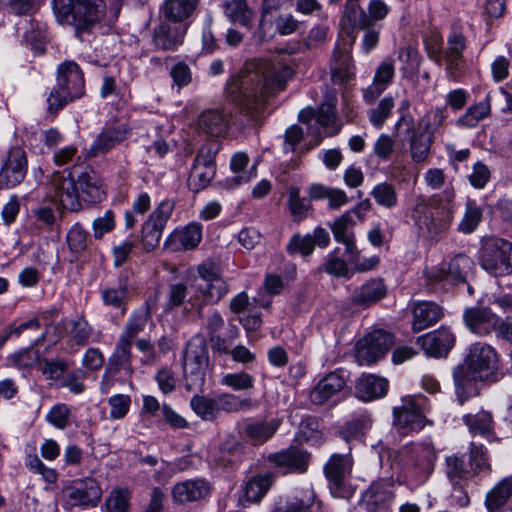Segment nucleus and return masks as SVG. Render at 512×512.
I'll list each match as a JSON object with an SVG mask.
<instances>
[{
	"instance_id": "f03ea898",
	"label": "nucleus",
	"mask_w": 512,
	"mask_h": 512,
	"mask_svg": "<svg viewBox=\"0 0 512 512\" xmlns=\"http://www.w3.org/2000/svg\"><path fill=\"white\" fill-rule=\"evenodd\" d=\"M498 355L496 350L485 343L471 345L463 363L453 372L457 395L462 404L467 398L477 395L476 381L495 379L498 370Z\"/></svg>"
},
{
	"instance_id": "c03bdc74",
	"label": "nucleus",
	"mask_w": 512,
	"mask_h": 512,
	"mask_svg": "<svg viewBox=\"0 0 512 512\" xmlns=\"http://www.w3.org/2000/svg\"><path fill=\"white\" fill-rule=\"evenodd\" d=\"M343 22L358 29L371 26L370 17H368V14L359 6L358 0H347Z\"/></svg>"
},
{
	"instance_id": "ddd939ff",
	"label": "nucleus",
	"mask_w": 512,
	"mask_h": 512,
	"mask_svg": "<svg viewBox=\"0 0 512 512\" xmlns=\"http://www.w3.org/2000/svg\"><path fill=\"white\" fill-rule=\"evenodd\" d=\"M401 457L407 472L418 481H424L432 471L434 452L428 444H413L404 448Z\"/></svg>"
},
{
	"instance_id": "393cba45",
	"label": "nucleus",
	"mask_w": 512,
	"mask_h": 512,
	"mask_svg": "<svg viewBox=\"0 0 512 512\" xmlns=\"http://www.w3.org/2000/svg\"><path fill=\"white\" fill-rule=\"evenodd\" d=\"M346 381L338 372L325 375L310 393V400L316 405L324 404L328 399L344 389Z\"/></svg>"
},
{
	"instance_id": "e2e57ef3",
	"label": "nucleus",
	"mask_w": 512,
	"mask_h": 512,
	"mask_svg": "<svg viewBox=\"0 0 512 512\" xmlns=\"http://www.w3.org/2000/svg\"><path fill=\"white\" fill-rule=\"evenodd\" d=\"M354 72L349 62L348 54L342 53L338 60L334 59L331 66V76L334 83L343 84L349 81Z\"/></svg>"
},
{
	"instance_id": "39448f33",
	"label": "nucleus",
	"mask_w": 512,
	"mask_h": 512,
	"mask_svg": "<svg viewBox=\"0 0 512 512\" xmlns=\"http://www.w3.org/2000/svg\"><path fill=\"white\" fill-rule=\"evenodd\" d=\"M208 367V350L202 338H193L184 354L185 386L189 391H202Z\"/></svg>"
},
{
	"instance_id": "338daca9",
	"label": "nucleus",
	"mask_w": 512,
	"mask_h": 512,
	"mask_svg": "<svg viewBox=\"0 0 512 512\" xmlns=\"http://www.w3.org/2000/svg\"><path fill=\"white\" fill-rule=\"evenodd\" d=\"M110 405V418L111 419H122L124 418L131 405V398L125 394H115L108 399Z\"/></svg>"
},
{
	"instance_id": "6ab92c4d",
	"label": "nucleus",
	"mask_w": 512,
	"mask_h": 512,
	"mask_svg": "<svg viewBox=\"0 0 512 512\" xmlns=\"http://www.w3.org/2000/svg\"><path fill=\"white\" fill-rule=\"evenodd\" d=\"M464 323L467 328L480 336H488L493 333L498 323V315L490 306H474L465 309L463 313Z\"/></svg>"
},
{
	"instance_id": "c9c22d12",
	"label": "nucleus",
	"mask_w": 512,
	"mask_h": 512,
	"mask_svg": "<svg viewBox=\"0 0 512 512\" xmlns=\"http://www.w3.org/2000/svg\"><path fill=\"white\" fill-rule=\"evenodd\" d=\"M437 195L440 198L439 203L430 204L429 210L432 211L434 217L438 218L440 221L443 220L444 224L450 227L453 221L455 192L452 188H447L441 194Z\"/></svg>"
},
{
	"instance_id": "0e129e2a",
	"label": "nucleus",
	"mask_w": 512,
	"mask_h": 512,
	"mask_svg": "<svg viewBox=\"0 0 512 512\" xmlns=\"http://www.w3.org/2000/svg\"><path fill=\"white\" fill-rule=\"evenodd\" d=\"M66 241L71 252L80 253L87 247L88 232L76 223L67 232Z\"/></svg>"
},
{
	"instance_id": "473e14b6",
	"label": "nucleus",
	"mask_w": 512,
	"mask_h": 512,
	"mask_svg": "<svg viewBox=\"0 0 512 512\" xmlns=\"http://www.w3.org/2000/svg\"><path fill=\"white\" fill-rule=\"evenodd\" d=\"M127 136L125 128H111L102 131L93 142L90 148L91 156H97L105 153L113 148L115 145L122 142Z\"/></svg>"
},
{
	"instance_id": "69168bd1",
	"label": "nucleus",
	"mask_w": 512,
	"mask_h": 512,
	"mask_svg": "<svg viewBox=\"0 0 512 512\" xmlns=\"http://www.w3.org/2000/svg\"><path fill=\"white\" fill-rule=\"evenodd\" d=\"M354 226V221L351 216L350 211H346L338 218L334 220L331 224V230L333 232L334 238L337 242L339 241H347V238L354 236V233L351 231V228Z\"/></svg>"
},
{
	"instance_id": "37998d69",
	"label": "nucleus",
	"mask_w": 512,
	"mask_h": 512,
	"mask_svg": "<svg viewBox=\"0 0 512 512\" xmlns=\"http://www.w3.org/2000/svg\"><path fill=\"white\" fill-rule=\"evenodd\" d=\"M433 141L431 137L413 131L409 138V146L411 158L415 163H422L428 158Z\"/></svg>"
},
{
	"instance_id": "4be33fe9",
	"label": "nucleus",
	"mask_w": 512,
	"mask_h": 512,
	"mask_svg": "<svg viewBox=\"0 0 512 512\" xmlns=\"http://www.w3.org/2000/svg\"><path fill=\"white\" fill-rule=\"evenodd\" d=\"M417 343L429 356L446 355L455 344L454 334L446 327L427 333L417 339Z\"/></svg>"
},
{
	"instance_id": "2eb2a0df",
	"label": "nucleus",
	"mask_w": 512,
	"mask_h": 512,
	"mask_svg": "<svg viewBox=\"0 0 512 512\" xmlns=\"http://www.w3.org/2000/svg\"><path fill=\"white\" fill-rule=\"evenodd\" d=\"M76 166L67 173L55 174L51 185L54 190V198L61 207L69 211H78L81 208V194L75 182Z\"/></svg>"
},
{
	"instance_id": "9b49d317",
	"label": "nucleus",
	"mask_w": 512,
	"mask_h": 512,
	"mask_svg": "<svg viewBox=\"0 0 512 512\" xmlns=\"http://www.w3.org/2000/svg\"><path fill=\"white\" fill-rule=\"evenodd\" d=\"M393 336L382 329L367 334L356 346V358L360 365H370L381 359L393 345Z\"/></svg>"
},
{
	"instance_id": "2f4dec72",
	"label": "nucleus",
	"mask_w": 512,
	"mask_h": 512,
	"mask_svg": "<svg viewBox=\"0 0 512 512\" xmlns=\"http://www.w3.org/2000/svg\"><path fill=\"white\" fill-rule=\"evenodd\" d=\"M310 199H327L330 209L338 210L348 203L346 192L339 188H331L322 184H313L308 190Z\"/></svg>"
},
{
	"instance_id": "c756f323",
	"label": "nucleus",
	"mask_w": 512,
	"mask_h": 512,
	"mask_svg": "<svg viewBox=\"0 0 512 512\" xmlns=\"http://www.w3.org/2000/svg\"><path fill=\"white\" fill-rule=\"evenodd\" d=\"M393 76V60L387 58L376 69L373 83L364 92V100L368 104L373 103L392 81Z\"/></svg>"
},
{
	"instance_id": "423d86ee",
	"label": "nucleus",
	"mask_w": 512,
	"mask_h": 512,
	"mask_svg": "<svg viewBox=\"0 0 512 512\" xmlns=\"http://www.w3.org/2000/svg\"><path fill=\"white\" fill-rule=\"evenodd\" d=\"M479 261L481 267L494 276L512 272V244L502 238H487L483 241Z\"/></svg>"
},
{
	"instance_id": "3c124183",
	"label": "nucleus",
	"mask_w": 512,
	"mask_h": 512,
	"mask_svg": "<svg viewBox=\"0 0 512 512\" xmlns=\"http://www.w3.org/2000/svg\"><path fill=\"white\" fill-rule=\"evenodd\" d=\"M225 15L232 21L244 26L249 25L253 19V12L246 4V0H230L224 5Z\"/></svg>"
},
{
	"instance_id": "a878e982",
	"label": "nucleus",
	"mask_w": 512,
	"mask_h": 512,
	"mask_svg": "<svg viewBox=\"0 0 512 512\" xmlns=\"http://www.w3.org/2000/svg\"><path fill=\"white\" fill-rule=\"evenodd\" d=\"M387 294V287L382 279H370L360 286L353 294L351 302L361 308H368Z\"/></svg>"
},
{
	"instance_id": "09e8293b",
	"label": "nucleus",
	"mask_w": 512,
	"mask_h": 512,
	"mask_svg": "<svg viewBox=\"0 0 512 512\" xmlns=\"http://www.w3.org/2000/svg\"><path fill=\"white\" fill-rule=\"evenodd\" d=\"M186 32L185 24L178 20H169L162 24V48L170 49L182 43Z\"/></svg>"
},
{
	"instance_id": "79ce46f5",
	"label": "nucleus",
	"mask_w": 512,
	"mask_h": 512,
	"mask_svg": "<svg viewBox=\"0 0 512 512\" xmlns=\"http://www.w3.org/2000/svg\"><path fill=\"white\" fill-rule=\"evenodd\" d=\"M198 0H166L164 13L168 20L184 21L196 9Z\"/></svg>"
},
{
	"instance_id": "7ed1b4c3",
	"label": "nucleus",
	"mask_w": 512,
	"mask_h": 512,
	"mask_svg": "<svg viewBox=\"0 0 512 512\" xmlns=\"http://www.w3.org/2000/svg\"><path fill=\"white\" fill-rule=\"evenodd\" d=\"M53 8L59 22L73 26L80 39L91 33L106 12L103 0H53Z\"/></svg>"
},
{
	"instance_id": "864d4df0",
	"label": "nucleus",
	"mask_w": 512,
	"mask_h": 512,
	"mask_svg": "<svg viewBox=\"0 0 512 512\" xmlns=\"http://www.w3.org/2000/svg\"><path fill=\"white\" fill-rule=\"evenodd\" d=\"M482 219V210L473 200H468L465 205L464 215L458 225L459 231L469 234L476 230Z\"/></svg>"
},
{
	"instance_id": "774afa93",
	"label": "nucleus",
	"mask_w": 512,
	"mask_h": 512,
	"mask_svg": "<svg viewBox=\"0 0 512 512\" xmlns=\"http://www.w3.org/2000/svg\"><path fill=\"white\" fill-rule=\"evenodd\" d=\"M129 491L124 489H113L106 500L108 512H126L129 502Z\"/></svg>"
},
{
	"instance_id": "9d476101",
	"label": "nucleus",
	"mask_w": 512,
	"mask_h": 512,
	"mask_svg": "<svg viewBox=\"0 0 512 512\" xmlns=\"http://www.w3.org/2000/svg\"><path fill=\"white\" fill-rule=\"evenodd\" d=\"M102 490L93 478L79 479L62 490V503L66 510L74 507L90 508L100 502Z\"/></svg>"
},
{
	"instance_id": "f8f14e48",
	"label": "nucleus",
	"mask_w": 512,
	"mask_h": 512,
	"mask_svg": "<svg viewBox=\"0 0 512 512\" xmlns=\"http://www.w3.org/2000/svg\"><path fill=\"white\" fill-rule=\"evenodd\" d=\"M439 201L440 198L438 195H432L430 197L419 195L416 197L412 209V218L415 224L430 238L438 237L449 229V227L444 224L443 220L440 221L438 218L434 217L432 211L429 210L430 204H438Z\"/></svg>"
},
{
	"instance_id": "13d9d810",
	"label": "nucleus",
	"mask_w": 512,
	"mask_h": 512,
	"mask_svg": "<svg viewBox=\"0 0 512 512\" xmlns=\"http://www.w3.org/2000/svg\"><path fill=\"white\" fill-rule=\"evenodd\" d=\"M394 105L393 97H384L375 108L370 109L368 112L371 124L378 129L381 128L389 118Z\"/></svg>"
},
{
	"instance_id": "6e6d98bb",
	"label": "nucleus",
	"mask_w": 512,
	"mask_h": 512,
	"mask_svg": "<svg viewBox=\"0 0 512 512\" xmlns=\"http://www.w3.org/2000/svg\"><path fill=\"white\" fill-rule=\"evenodd\" d=\"M192 410L203 420H214L217 417L216 398L195 395L190 402Z\"/></svg>"
},
{
	"instance_id": "412c9836",
	"label": "nucleus",
	"mask_w": 512,
	"mask_h": 512,
	"mask_svg": "<svg viewBox=\"0 0 512 512\" xmlns=\"http://www.w3.org/2000/svg\"><path fill=\"white\" fill-rule=\"evenodd\" d=\"M202 229L198 222L176 229L166 239L165 247L173 252L194 250L202 240Z\"/></svg>"
},
{
	"instance_id": "0eeeda50",
	"label": "nucleus",
	"mask_w": 512,
	"mask_h": 512,
	"mask_svg": "<svg viewBox=\"0 0 512 512\" xmlns=\"http://www.w3.org/2000/svg\"><path fill=\"white\" fill-rule=\"evenodd\" d=\"M197 272L204 284L197 285L201 293L200 296H191L188 300L193 308L197 309L199 317H202V308L207 301L218 302L228 292V286L224 279L219 276L214 267L210 264H201L197 267Z\"/></svg>"
},
{
	"instance_id": "a211bd4d",
	"label": "nucleus",
	"mask_w": 512,
	"mask_h": 512,
	"mask_svg": "<svg viewBox=\"0 0 512 512\" xmlns=\"http://www.w3.org/2000/svg\"><path fill=\"white\" fill-rule=\"evenodd\" d=\"M353 460L350 454H333L324 466V473L329 481L333 496L345 497V480L351 473Z\"/></svg>"
},
{
	"instance_id": "c85d7f7f",
	"label": "nucleus",
	"mask_w": 512,
	"mask_h": 512,
	"mask_svg": "<svg viewBox=\"0 0 512 512\" xmlns=\"http://www.w3.org/2000/svg\"><path fill=\"white\" fill-rule=\"evenodd\" d=\"M412 313V327L416 332L432 326L443 316L442 308L436 303L430 301L416 303L413 307Z\"/></svg>"
},
{
	"instance_id": "aec40b11",
	"label": "nucleus",
	"mask_w": 512,
	"mask_h": 512,
	"mask_svg": "<svg viewBox=\"0 0 512 512\" xmlns=\"http://www.w3.org/2000/svg\"><path fill=\"white\" fill-rule=\"evenodd\" d=\"M269 462L273 463L283 474L306 472L310 455L296 447H290L268 456Z\"/></svg>"
},
{
	"instance_id": "4d7b16f0",
	"label": "nucleus",
	"mask_w": 512,
	"mask_h": 512,
	"mask_svg": "<svg viewBox=\"0 0 512 512\" xmlns=\"http://www.w3.org/2000/svg\"><path fill=\"white\" fill-rule=\"evenodd\" d=\"M315 494L312 489H307L302 497H295L284 506H278L274 512H311Z\"/></svg>"
},
{
	"instance_id": "e433bc0d",
	"label": "nucleus",
	"mask_w": 512,
	"mask_h": 512,
	"mask_svg": "<svg viewBox=\"0 0 512 512\" xmlns=\"http://www.w3.org/2000/svg\"><path fill=\"white\" fill-rule=\"evenodd\" d=\"M279 425L280 423L276 419L257 421L248 424L245 427V433L253 444H263L275 434Z\"/></svg>"
},
{
	"instance_id": "4c0bfd02",
	"label": "nucleus",
	"mask_w": 512,
	"mask_h": 512,
	"mask_svg": "<svg viewBox=\"0 0 512 512\" xmlns=\"http://www.w3.org/2000/svg\"><path fill=\"white\" fill-rule=\"evenodd\" d=\"M273 483L271 473L257 475L251 478L244 487V497L248 502H259Z\"/></svg>"
},
{
	"instance_id": "bf43d9fd",
	"label": "nucleus",
	"mask_w": 512,
	"mask_h": 512,
	"mask_svg": "<svg viewBox=\"0 0 512 512\" xmlns=\"http://www.w3.org/2000/svg\"><path fill=\"white\" fill-rule=\"evenodd\" d=\"M25 466L31 472L41 475L48 484H54L58 479L57 471L47 467L36 454H28L26 456Z\"/></svg>"
},
{
	"instance_id": "4468645a",
	"label": "nucleus",
	"mask_w": 512,
	"mask_h": 512,
	"mask_svg": "<svg viewBox=\"0 0 512 512\" xmlns=\"http://www.w3.org/2000/svg\"><path fill=\"white\" fill-rule=\"evenodd\" d=\"M26 152L21 147H12L0 168V188L10 189L19 185L27 174Z\"/></svg>"
},
{
	"instance_id": "a18cd8bd",
	"label": "nucleus",
	"mask_w": 512,
	"mask_h": 512,
	"mask_svg": "<svg viewBox=\"0 0 512 512\" xmlns=\"http://www.w3.org/2000/svg\"><path fill=\"white\" fill-rule=\"evenodd\" d=\"M446 474L453 485H459L468 480L475 473L473 468H467L464 460L458 456H450L446 459Z\"/></svg>"
},
{
	"instance_id": "20e7f679",
	"label": "nucleus",
	"mask_w": 512,
	"mask_h": 512,
	"mask_svg": "<svg viewBox=\"0 0 512 512\" xmlns=\"http://www.w3.org/2000/svg\"><path fill=\"white\" fill-rule=\"evenodd\" d=\"M56 85L48 97L50 110H59L84 94L83 72L74 61H64L57 68Z\"/></svg>"
},
{
	"instance_id": "6e6552de",
	"label": "nucleus",
	"mask_w": 512,
	"mask_h": 512,
	"mask_svg": "<svg viewBox=\"0 0 512 512\" xmlns=\"http://www.w3.org/2000/svg\"><path fill=\"white\" fill-rule=\"evenodd\" d=\"M394 426L400 434L421 430L427 423L425 399L423 397H406L401 404L394 407Z\"/></svg>"
},
{
	"instance_id": "de8ad7c7",
	"label": "nucleus",
	"mask_w": 512,
	"mask_h": 512,
	"mask_svg": "<svg viewBox=\"0 0 512 512\" xmlns=\"http://www.w3.org/2000/svg\"><path fill=\"white\" fill-rule=\"evenodd\" d=\"M93 332V327L83 316H77L70 321L68 336L76 345H87Z\"/></svg>"
},
{
	"instance_id": "a19ab883",
	"label": "nucleus",
	"mask_w": 512,
	"mask_h": 512,
	"mask_svg": "<svg viewBox=\"0 0 512 512\" xmlns=\"http://www.w3.org/2000/svg\"><path fill=\"white\" fill-rule=\"evenodd\" d=\"M288 208L294 221H303L308 212L312 209L310 200L300 196V189L297 186L288 188Z\"/></svg>"
},
{
	"instance_id": "f257e3e1",
	"label": "nucleus",
	"mask_w": 512,
	"mask_h": 512,
	"mask_svg": "<svg viewBox=\"0 0 512 512\" xmlns=\"http://www.w3.org/2000/svg\"><path fill=\"white\" fill-rule=\"evenodd\" d=\"M291 77L292 70L287 66L274 67L267 61H253L241 75L231 78L227 96L247 109H254L274 93L284 90Z\"/></svg>"
},
{
	"instance_id": "dca6fc26",
	"label": "nucleus",
	"mask_w": 512,
	"mask_h": 512,
	"mask_svg": "<svg viewBox=\"0 0 512 512\" xmlns=\"http://www.w3.org/2000/svg\"><path fill=\"white\" fill-rule=\"evenodd\" d=\"M76 166L67 173L55 174L51 185L54 190V198L61 207L69 211H78L81 208V194L75 182Z\"/></svg>"
},
{
	"instance_id": "8fccbe9b",
	"label": "nucleus",
	"mask_w": 512,
	"mask_h": 512,
	"mask_svg": "<svg viewBox=\"0 0 512 512\" xmlns=\"http://www.w3.org/2000/svg\"><path fill=\"white\" fill-rule=\"evenodd\" d=\"M464 422L474 436L481 435L489 437L492 433L493 421L489 412L481 411L475 415H466Z\"/></svg>"
},
{
	"instance_id": "7c9ffc66",
	"label": "nucleus",
	"mask_w": 512,
	"mask_h": 512,
	"mask_svg": "<svg viewBox=\"0 0 512 512\" xmlns=\"http://www.w3.org/2000/svg\"><path fill=\"white\" fill-rule=\"evenodd\" d=\"M130 344L124 339H119L114 353L111 355L106 368L113 370L117 375L120 373L126 377H131L133 368L131 366Z\"/></svg>"
},
{
	"instance_id": "b1692460",
	"label": "nucleus",
	"mask_w": 512,
	"mask_h": 512,
	"mask_svg": "<svg viewBox=\"0 0 512 512\" xmlns=\"http://www.w3.org/2000/svg\"><path fill=\"white\" fill-rule=\"evenodd\" d=\"M210 493V485L204 479L186 480L176 484L172 490L173 500L179 504L198 501Z\"/></svg>"
},
{
	"instance_id": "cd10ccee",
	"label": "nucleus",
	"mask_w": 512,
	"mask_h": 512,
	"mask_svg": "<svg viewBox=\"0 0 512 512\" xmlns=\"http://www.w3.org/2000/svg\"><path fill=\"white\" fill-rule=\"evenodd\" d=\"M388 391V381L375 375H363L355 387L356 396L363 401L384 397Z\"/></svg>"
},
{
	"instance_id": "ea45409f",
	"label": "nucleus",
	"mask_w": 512,
	"mask_h": 512,
	"mask_svg": "<svg viewBox=\"0 0 512 512\" xmlns=\"http://www.w3.org/2000/svg\"><path fill=\"white\" fill-rule=\"evenodd\" d=\"M217 414L224 411L227 413H236L239 411L250 410L254 405L250 398H240L232 393H222L216 397Z\"/></svg>"
},
{
	"instance_id": "49530a36",
	"label": "nucleus",
	"mask_w": 512,
	"mask_h": 512,
	"mask_svg": "<svg viewBox=\"0 0 512 512\" xmlns=\"http://www.w3.org/2000/svg\"><path fill=\"white\" fill-rule=\"evenodd\" d=\"M371 196L375 202L386 209H392L398 204V194L393 184L389 182H381L376 184L371 192Z\"/></svg>"
},
{
	"instance_id": "58836bf2",
	"label": "nucleus",
	"mask_w": 512,
	"mask_h": 512,
	"mask_svg": "<svg viewBox=\"0 0 512 512\" xmlns=\"http://www.w3.org/2000/svg\"><path fill=\"white\" fill-rule=\"evenodd\" d=\"M142 244L147 251L154 250L160 242V211L156 208L142 228Z\"/></svg>"
},
{
	"instance_id": "603ef678",
	"label": "nucleus",
	"mask_w": 512,
	"mask_h": 512,
	"mask_svg": "<svg viewBox=\"0 0 512 512\" xmlns=\"http://www.w3.org/2000/svg\"><path fill=\"white\" fill-rule=\"evenodd\" d=\"M491 111L489 99L472 105L466 111V113L460 117L457 121L458 125L463 127L472 128L475 127L479 121L486 118Z\"/></svg>"
},
{
	"instance_id": "bb28decb",
	"label": "nucleus",
	"mask_w": 512,
	"mask_h": 512,
	"mask_svg": "<svg viewBox=\"0 0 512 512\" xmlns=\"http://www.w3.org/2000/svg\"><path fill=\"white\" fill-rule=\"evenodd\" d=\"M198 128L212 137H221L229 128L228 115L216 109L205 110L198 117Z\"/></svg>"
},
{
	"instance_id": "f3484780",
	"label": "nucleus",
	"mask_w": 512,
	"mask_h": 512,
	"mask_svg": "<svg viewBox=\"0 0 512 512\" xmlns=\"http://www.w3.org/2000/svg\"><path fill=\"white\" fill-rule=\"evenodd\" d=\"M470 257L459 254L448 263H441L427 272V278L432 282L450 281L453 283L464 282L467 274L473 267Z\"/></svg>"
},
{
	"instance_id": "5fc2aeb1",
	"label": "nucleus",
	"mask_w": 512,
	"mask_h": 512,
	"mask_svg": "<svg viewBox=\"0 0 512 512\" xmlns=\"http://www.w3.org/2000/svg\"><path fill=\"white\" fill-rule=\"evenodd\" d=\"M39 353L32 348H24L7 357L9 366L19 370H29L39 362Z\"/></svg>"
},
{
	"instance_id": "72a5a7b5",
	"label": "nucleus",
	"mask_w": 512,
	"mask_h": 512,
	"mask_svg": "<svg viewBox=\"0 0 512 512\" xmlns=\"http://www.w3.org/2000/svg\"><path fill=\"white\" fill-rule=\"evenodd\" d=\"M512 495V480L505 478L486 495L485 506L489 512H498Z\"/></svg>"
},
{
	"instance_id": "680f3d73",
	"label": "nucleus",
	"mask_w": 512,
	"mask_h": 512,
	"mask_svg": "<svg viewBox=\"0 0 512 512\" xmlns=\"http://www.w3.org/2000/svg\"><path fill=\"white\" fill-rule=\"evenodd\" d=\"M220 384L235 391L249 390L254 386V378L246 372L226 373L221 377Z\"/></svg>"
},
{
	"instance_id": "1a4fd4ad",
	"label": "nucleus",
	"mask_w": 512,
	"mask_h": 512,
	"mask_svg": "<svg viewBox=\"0 0 512 512\" xmlns=\"http://www.w3.org/2000/svg\"><path fill=\"white\" fill-rule=\"evenodd\" d=\"M220 149L217 141L205 142L197 152L188 182L195 190L205 188L216 173L215 156Z\"/></svg>"
},
{
	"instance_id": "052dcab7",
	"label": "nucleus",
	"mask_w": 512,
	"mask_h": 512,
	"mask_svg": "<svg viewBox=\"0 0 512 512\" xmlns=\"http://www.w3.org/2000/svg\"><path fill=\"white\" fill-rule=\"evenodd\" d=\"M387 486V483L382 481L373 483L364 494L365 501L368 504L373 505L374 509H376L380 505L391 500L393 494L389 489H387Z\"/></svg>"
},
{
	"instance_id": "f704fd0d",
	"label": "nucleus",
	"mask_w": 512,
	"mask_h": 512,
	"mask_svg": "<svg viewBox=\"0 0 512 512\" xmlns=\"http://www.w3.org/2000/svg\"><path fill=\"white\" fill-rule=\"evenodd\" d=\"M447 111L445 108H433L419 120L418 127L420 132L432 139L441 132V128L447 119Z\"/></svg>"
},
{
	"instance_id": "5701e85b",
	"label": "nucleus",
	"mask_w": 512,
	"mask_h": 512,
	"mask_svg": "<svg viewBox=\"0 0 512 512\" xmlns=\"http://www.w3.org/2000/svg\"><path fill=\"white\" fill-rule=\"evenodd\" d=\"M76 186L81 197L86 202L101 201L105 195L98 174L90 167H85L81 172L75 173Z\"/></svg>"
}]
</instances>
